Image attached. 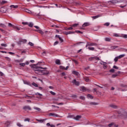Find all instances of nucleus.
I'll list each match as a JSON object with an SVG mask.
<instances>
[{"label":"nucleus","instance_id":"obj_58","mask_svg":"<svg viewBox=\"0 0 127 127\" xmlns=\"http://www.w3.org/2000/svg\"><path fill=\"white\" fill-rule=\"evenodd\" d=\"M8 53V54H10V55H14V53H12L11 52H9Z\"/></svg>","mask_w":127,"mask_h":127},{"label":"nucleus","instance_id":"obj_48","mask_svg":"<svg viewBox=\"0 0 127 127\" xmlns=\"http://www.w3.org/2000/svg\"><path fill=\"white\" fill-rule=\"evenodd\" d=\"M24 83L26 85H30L29 82H27L26 81H24Z\"/></svg>","mask_w":127,"mask_h":127},{"label":"nucleus","instance_id":"obj_29","mask_svg":"<svg viewBox=\"0 0 127 127\" xmlns=\"http://www.w3.org/2000/svg\"><path fill=\"white\" fill-rule=\"evenodd\" d=\"M0 31L2 33H4V34H5V33H6V31L1 28H0Z\"/></svg>","mask_w":127,"mask_h":127},{"label":"nucleus","instance_id":"obj_34","mask_svg":"<svg viewBox=\"0 0 127 127\" xmlns=\"http://www.w3.org/2000/svg\"><path fill=\"white\" fill-rule=\"evenodd\" d=\"M32 85L34 86V87H38V85H37V84L35 83V82L32 83Z\"/></svg>","mask_w":127,"mask_h":127},{"label":"nucleus","instance_id":"obj_57","mask_svg":"<svg viewBox=\"0 0 127 127\" xmlns=\"http://www.w3.org/2000/svg\"><path fill=\"white\" fill-rule=\"evenodd\" d=\"M60 69H65V67L62 65H60Z\"/></svg>","mask_w":127,"mask_h":127},{"label":"nucleus","instance_id":"obj_12","mask_svg":"<svg viewBox=\"0 0 127 127\" xmlns=\"http://www.w3.org/2000/svg\"><path fill=\"white\" fill-rule=\"evenodd\" d=\"M64 34H66V35H68V34H72L73 33H75V32H71V31H68V32H64Z\"/></svg>","mask_w":127,"mask_h":127},{"label":"nucleus","instance_id":"obj_46","mask_svg":"<svg viewBox=\"0 0 127 127\" xmlns=\"http://www.w3.org/2000/svg\"><path fill=\"white\" fill-rule=\"evenodd\" d=\"M92 17L94 19H96V18H98V17H99V15H96V16H92Z\"/></svg>","mask_w":127,"mask_h":127},{"label":"nucleus","instance_id":"obj_7","mask_svg":"<svg viewBox=\"0 0 127 127\" xmlns=\"http://www.w3.org/2000/svg\"><path fill=\"white\" fill-rule=\"evenodd\" d=\"M49 116H52V117H55L56 118H59V115L56 113H50L49 114Z\"/></svg>","mask_w":127,"mask_h":127},{"label":"nucleus","instance_id":"obj_61","mask_svg":"<svg viewBox=\"0 0 127 127\" xmlns=\"http://www.w3.org/2000/svg\"><path fill=\"white\" fill-rule=\"evenodd\" d=\"M5 59H6L7 60H8V61H10V58L7 57H5Z\"/></svg>","mask_w":127,"mask_h":127},{"label":"nucleus","instance_id":"obj_27","mask_svg":"<svg viewBox=\"0 0 127 127\" xmlns=\"http://www.w3.org/2000/svg\"><path fill=\"white\" fill-rule=\"evenodd\" d=\"M88 49H89V50H91V51H94L95 50V48H94V47H88Z\"/></svg>","mask_w":127,"mask_h":127},{"label":"nucleus","instance_id":"obj_6","mask_svg":"<svg viewBox=\"0 0 127 127\" xmlns=\"http://www.w3.org/2000/svg\"><path fill=\"white\" fill-rule=\"evenodd\" d=\"M23 109L25 111H27V110H28L29 111L31 110V108L29 106H25L23 107Z\"/></svg>","mask_w":127,"mask_h":127},{"label":"nucleus","instance_id":"obj_51","mask_svg":"<svg viewBox=\"0 0 127 127\" xmlns=\"http://www.w3.org/2000/svg\"><path fill=\"white\" fill-rule=\"evenodd\" d=\"M104 25H105L106 26H109V25H110V23L109 22L105 23L104 24Z\"/></svg>","mask_w":127,"mask_h":127},{"label":"nucleus","instance_id":"obj_38","mask_svg":"<svg viewBox=\"0 0 127 127\" xmlns=\"http://www.w3.org/2000/svg\"><path fill=\"white\" fill-rule=\"evenodd\" d=\"M1 46L3 47H6V46H7V45H6V44H1Z\"/></svg>","mask_w":127,"mask_h":127},{"label":"nucleus","instance_id":"obj_42","mask_svg":"<svg viewBox=\"0 0 127 127\" xmlns=\"http://www.w3.org/2000/svg\"><path fill=\"white\" fill-rule=\"evenodd\" d=\"M81 43H84V42H78L76 44L74 45V46H76V45H79V44H81Z\"/></svg>","mask_w":127,"mask_h":127},{"label":"nucleus","instance_id":"obj_44","mask_svg":"<svg viewBox=\"0 0 127 127\" xmlns=\"http://www.w3.org/2000/svg\"><path fill=\"white\" fill-rule=\"evenodd\" d=\"M50 93L51 94H52V95H53L54 96H55V95H56V93H55V92H53V91H51L50 92Z\"/></svg>","mask_w":127,"mask_h":127},{"label":"nucleus","instance_id":"obj_31","mask_svg":"<svg viewBox=\"0 0 127 127\" xmlns=\"http://www.w3.org/2000/svg\"><path fill=\"white\" fill-rule=\"evenodd\" d=\"M111 49H116V48H119L118 46H114L111 47Z\"/></svg>","mask_w":127,"mask_h":127},{"label":"nucleus","instance_id":"obj_22","mask_svg":"<svg viewBox=\"0 0 127 127\" xmlns=\"http://www.w3.org/2000/svg\"><path fill=\"white\" fill-rule=\"evenodd\" d=\"M113 3H118L121 2V1L120 0H113Z\"/></svg>","mask_w":127,"mask_h":127},{"label":"nucleus","instance_id":"obj_47","mask_svg":"<svg viewBox=\"0 0 127 127\" xmlns=\"http://www.w3.org/2000/svg\"><path fill=\"white\" fill-rule=\"evenodd\" d=\"M17 127H23L22 125H21V124H20V123H17Z\"/></svg>","mask_w":127,"mask_h":127},{"label":"nucleus","instance_id":"obj_37","mask_svg":"<svg viewBox=\"0 0 127 127\" xmlns=\"http://www.w3.org/2000/svg\"><path fill=\"white\" fill-rule=\"evenodd\" d=\"M87 98H89V99H93V96L90 94H88L87 95Z\"/></svg>","mask_w":127,"mask_h":127},{"label":"nucleus","instance_id":"obj_39","mask_svg":"<svg viewBox=\"0 0 127 127\" xmlns=\"http://www.w3.org/2000/svg\"><path fill=\"white\" fill-rule=\"evenodd\" d=\"M110 73H114L115 72V69L112 68V69H110Z\"/></svg>","mask_w":127,"mask_h":127},{"label":"nucleus","instance_id":"obj_63","mask_svg":"<svg viewBox=\"0 0 127 127\" xmlns=\"http://www.w3.org/2000/svg\"><path fill=\"white\" fill-rule=\"evenodd\" d=\"M80 99H81V100H85V97L83 96H80Z\"/></svg>","mask_w":127,"mask_h":127},{"label":"nucleus","instance_id":"obj_33","mask_svg":"<svg viewBox=\"0 0 127 127\" xmlns=\"http://www.w3.org/2000/svg\"><path fill=\"white\" fill-rule=\"evenodd\" d=\"M105 41H111V39L110 38H105Z\"/></svg>","mask_w":127,"mask_h":127},{"label":"nucleus","instance_id":"obj_52","mask_svg":"<svg viewBox=\"0 0 127 127\" xmlns=\"http://www.w3.org/2000/svg\"><path fill=\"white\" fill-rule=\"evenodd\" d=\"M78 24L75 23V24H74L73 25H72V26H73V27H76V26H78Z\"/></svg>","mask_w":127,"mask_h":127},{"label":"nucleus","instance_id":"obj_40","mask_svg":"<svg viewBox=\"0 0 127 127\" xmlns=\"http://www.w3.org/2000/svg\"><path fill=\"white\" fill-rule=\"evenodd\" d=\"M28 44H29V45H30V46H33L34 45V43H32V42H29L28 43Z\"/></svg>","mask_w":127,"mask_h":127},{"label":"nucleus","instance_id":"obj_50","mask_svg":"<svg viewBox=\"0 0 127 127\" xmlns=\"http://www.w3.org/2000/svg\"><path fill=\"white\" fill-rule=\"evenodd\" d=\"M22 24H23L24 25H28V22H23L22 23Z\"/></svg>","mask_w":127,"mask_h":127},{"label":"nucleus","instance_id":"obj_23","mask_svg":"<svg viewBox=\"0 0 127 127\" xmlns=\"http://www.w3.org/2000/svg\"><path fill=\"white\" fill-rule=\"evenodd\" d=\"M14 29H16V30H19L20 29V28L17 27V26L14 25V27L13 28Z\"/></svg>","mask_w":127,"mask_h":127},{"label":"nucleus","instance_id":"obj_19","mask_svg":"<svg viewBox=\"0 0 127 127\" xmlns=\"http://www.w3.org/2000/svg\"><path fill=\"white\" fill-rule=\"evenodd\" d=\"M10 7H12L13 8H17L18 7V5H11L10 6Z\"/></svg>","mask_w":127,"mask_h":127},{"label":"nucleus","instance_id":"obj_56","mask_svg":"<svg viewBox=\"0 0 127 127\" xmlns=\"http://www.w3.org/2000/svg\"><path fill=\"white\" fill-rule=\"evenodd\" d=\"M59 43V42L58 41H56L55 42V43L54 44V46H55V45H57V44H58Z\"/></svg>","mask_w":127,"mask_h":127},{"label":"nucleus","instance_id":"obj_41","mask_svg":"<svg viewBox=\"0 0 127 127\" xmlns=\"http://www.w3.org/2000/svg\"><path fill=\"white\" fill-rule=\"evenodd\" d=\"M19 65L22 66V67H24V66H25V63H20L19 64Z\"/></svg>","mask_w":127,"mask_h":127},{"label":"nucleus","instance_id":"obj_26","mask_svg":"<svg viewBox=\"0 0 127 127\" xmlns=\"http://www.w3.org/2000/svg\"><path fill=\"white\" fill-rule=\"evenodd\" d=\"M8 26H9V27H12L13 28V27H14V25H13L10 23H8Z\"/></svg>","mask_w":127,"mask_h":127},{"label":"nucleus","instance_id":"obj_17","mask_svg":"<svg viewBox=\"0 0 127 127\" xmlns=\"http://www.w3.org/2000/svg\"><path fill=\"white\" fill-rule=\"evenodd\" d=\"M56 64H57V65H61V63L59 60H57L56 61Z\"/></svg>","mask_w":127,"mask_h":127},{"label":"nucleus","instance_id":"obj_14","mask_svg":"<svg viewBox=\"0 0 127 127\" xmlns=\"http://www.w3.org/2000/svg\"><path fill=\"white\" fill-rule=\"evenodd\" d=\"M81 118H82V117L78 115L74 117V120H75L76 121H79V119H81Z\"/></svg>","mask_w":127,"mask_h":127},{"label":"nucleus","instance_id":"obj_16","mask_svg":"<svg viewBox=\"0 0 127 127\" xmlns=\"http://www.w3.org/2000/svg\"><path fill=\"white\" fill-rule=\"evenodd\" d=\"M126 56V54H123V55H120V56H118V58L119 59H121V58H124Z\"/></svg>","mask_w":127,"mask_h":127},{"label":"nucleus","instance_id":"obj_18","mask_svg":"<svg viewBox=\"0 0 127 127\" xmlns=\"http://www.w3.org/2000/svg\"><path fill=\"white\" fill-rule=\"evenodd\" d=\"M110 107L111 108H113V109H117V108H118V106H117L116 105H115L114 104L110 105Z\"/></svg>","mask_w":127,"mask_h":127},{"label":"nucleus","instance_id":"obj_45","mask_svg":"<svg viewBox=\"0 0 127 127\" xmlns=\"http://www.w3.org/2000/svg\"><path fill=\"white\" fill-rule=\"evenodd\" d=\"M28 25L30 27H32L33 26V23L31 22L28 24Z\"/></svg>","mask_w":127,"mask_h":127},{"label":"nucleus","instance_id":"obj_30","mask_svg":"<svg viewBox=\"0 0 127 127\" xmlns=\"http://www.w3.org/2000/svg\"><path fill=\"white\" fill-rule=\"evenodd\" d=\"M119 59H120L119 58V57L117 56V57H115V58L114 59L115 62H118Z\"/></svg>","mask_w":127,"mask_h":127},{"label":"nucleus","instance_id":"obj_24","mask_svg":"<svg viewBox=\"0 0 127 127\" xmlns=\"http://www.w3.org/2000/svg\"><path fill=\"white\" fill-rule=\"evenodd\" d=\"M72 74H74V75H75L76 76H78V75H79V72L74 70L72 71Z\"/></svg>","mask_w":127,"mask_h":127},{"label":"nucleus","instance_id":"obj_11","mask_svg":"<svg viewBox=\"0 0 127 127\" xmlns=\"http://www.w3.org/2000/svg\"><path fill=\"white\" fill-rule=\"evenodd\" d=\"M23 10H24V11H25L26 12H28V13H32V12H31V10L28 9L26 8H23Z\"/></svg>","mask_w":127,"mask_h":127},{"label":"nucleus","instance_id":"obj_32","mask_svg":"<svg viewBox=\"0 0 127 127\" xmlns=\"http://www.w3.org/2000/svg\"><path fill=\"white\" fill-rule=\"evenodd\" d=\"M36 121L37 122H39V123H43V122H44V120H38V119H37Z\"/></svg>","mask_w":127,"mask_h":127},{"label":"nucleus","instance_id":"obj_3","mask_svg":"<svg viewBox=\"0 0 127 127\" xmlns=\"http://www.w3.org/2000/svg\"><path fill=\"white\" fill-rule=\"evenodd\" d=\"M7 10V8H6V7H1L0 8V11H1V12H6V11Z\"/></svg>","mask_w":127,"mask_h":127},{"label":"nucleus","instance_id":"obj_10","mask_svg":"<svg viewBox=\"0 0 127 127\" xmlns=\"http://www.w3.org/2000/svg\"><path fill=\"white\" fill-rule=\"evenodd\" d=\"M45 69H43L42 70H43V72H41V73H40V75H46V74H48V72H47V71L45 70Z\"/></svg>","mask_w":127,"mask_h":127},{"label":"nucleus","instance_id":"obj_36","mask_svg":"<svg viewBox=\"0 0 127 127\" xmlns=\"http://www.w3.org/2000/svg\"><path fill=\"white\" fill-rule=\"evenodd\" d=\"M118 73H115L114 74L112 75V78H116L117 76H118Z\"/></svg>","mask_w":127,"mask_h":127},{"label":"nucleus","instance_id":"obj_9","mask_svg":"<svg viewBox=\"0 0 127 127\" xmlns=\"http://www.w3.org/2000/svg\"><path fill=\"white\" fill-rule=\"evenodd\" d=\"M26 43L27 42V40L26 39H23L19 41V42L18 43V44H20V43Z\"/></svg>","mask_w":127,"mask_h":127},{"label":"nucleus","instance_id":"obj_43","mask_svg":"<svg viewBox=\"0 0 127 127\" xmlns=\"http://www.w3.org/2000/svg\"><path fill=\"white\" fill-rule=\"evenodd\" d=\"M75 32H76V33H81V34H83V32H81V31H79V30H76Z\"/></svg>","mask_w":127,"mask_h":127},{"label":"nucleus","instance_id":"obj_21","mask_svg":"<svg viewBox=\"0 0 127 127\" xmlns=\"http://www.w3.org/2000/svg\"><path fill=\"white\" fill-rule=\"evenodd\" d=\"M36 31H37V32H39V33H41V34H44V33L41 30H36Z\"/></svg>","mask_w":127,"mask_h":127},{"label":"nucleus","instance_id":"obj_53","mask_svg":"<svg viewBox=\"0 0 127 127\" xmlns=\"http://www.w3.org/2000/svg\"><path fill=\"white\" fill-rule=\"evenodd\" d=\"M30 121V119L27 118L24 120V122H29Z\"/></svg>","mask_w":127,"mask_h":127},{"label":"nucleus","instance_id":"obj_13","mask_svg":"<svg viewBox=\"0 0 127 127\" xmlns=\"http://www.w3.org/2000/svg\"><path fill=\"white\" fill-rule=\"evenodd\" d=\"M90 25V23L85 22L82 25V27H86V26H89Z\"/></svg>","mask_w":127,"mask_h":127},{"label":"nucleus","instance_id":"obj_60","mask_svg":"<svg viewBox=\"0 0 127 127\" xmlns=\"http://www.w3.org/2000/svg\"><path fill=\"white\" fill-rule=\"evenodd\" d=\"M59 39L61 41V42H63V40L62 38L60 37L59 38Z\"/></svg>","mask_w":127,"mask_h":127},{"label":"nucleus","instance_id":"obj_20","mask_svg":"<svg viewBox=\"0 0 127 127\" xmlns=\"http://www.w3.org/2000/svg\"><path fill=\"white\" fill-rule=\"evenodd\" d=\"M0 27H2V28H5L6 27V26L4 25V24L0 23Z\"/></svg>","mask_w":127,"mask_h":127},{"label":"nucleus","instance_id":"obj_62","mask_svg":"<svg viewBox=\"0 0 127 127\" xmlns=\"http://www.w3.org/2000/svg\"><path fill=\"white\" fill-rule=\"evenodd\" d=\"M73 29L72 27H69L67 28V30H72Z\"/></svg>","mask_w":127,"mask_h":127},{"label":"nucleus","instance_id":"obj_64","mask_svg":"<svg viewBox=\"0 0 127 127\" xmlns=\"http://www.w3.org/2000/svg\"><path fill=\"white\" fill-rule=\"evenodd\" d=\"M43 55H46V52H44L42 53Z\"/></svg>","mask_w":127,"mask_h":127},{"label":"nucleus","instance_id":"obj_15","mask_svg":"<svg viewBox=\"0 0 127 127\" xmlns=\"http://www.w3.org/2000/svg\"><path fill=\"white\" fill-rule=\"evenodd\" d=\"M92 59H96V60H100V58L98 57L89 58V60L92 61Z\"/></svg>","mask_w":127,"mask_h":127},{"label":"nucleus","instance_id":"obj_59","mask_svg":"<svg viewBox=\"0 0 127 127\" xmlns=\"http://www.w3.org/2000/svg\"><path fill=\"white\" fill-rule=\"evenodd\" d=\"M113 125H114V123H111L108 125V127H112Z\"/></svg>","mask_w":127,"mask_h":127},{"label":"nucleus","instance_id":"obj_49","mask_svg":"<svg viewBox=\"0 0 127 127\" xmlns=\"http://www.w3.org/2000/svg\"><path fill=\"white\" fill-rule=\"evenodd\" d=\"M35 95L36 96H42V94H40V93H39L38 92L36 93Z\"/></svg>","mask_w":127,"mask_h":127},{"label":"nucleus","instance_id":"obj_5","mask_svg":"<svg viewBox=\"0 0 127 127\" xmlns=\"http://www.w3.org/2000/svg\"><path fill=\"white\" fill-rule=\"evenodd\" d=\"M80 91L82 92H86V91H89V89H87V88L85 87L84 86H81L80 87Z\"/></svg>","mask_w":127,"mask_h":127},{"label":"nucleus","instance_id":"obj_2","mask_svg":"<svg viewBox=\"0 0 127 127\" xmlns=\"http://www.w3.org/2000/svg\"><path fill=\"white\" fill-rule=\"evenodd\" d=\"M118 117L120 118H124V119H127V112L124 110H121L118 111Z\"/></svg>","mask_w":127,"mask_h":127},{"label":"nucleus","instance_id":"obj_55","mask_svg":"<svg viewBox=\"0 0 127 127\" xmlns=\"http://www.w3.org/2000/svg\"><path fill=\"white\" fill-rule=\"evenodd\" d=\"M113 68L114 69H119V67L117 66L116 65H114Z\"/></svg>","mask_w":127,"mask_h":127},{"label":"nucleus","instance_id":"obj_54","mask_svg":"<svg viewBox=\"0 0 127 127\" xmlns=\"http://www.w3.org/2000/svg\"><path fill=\"white\" fill-rule=\"evenodd\" d=\"M10 124H11V122H9V121H7V122H6V125L7 126H9V125Z\"/></svg>","mask_w":127,"mask_h":127},{"label":"nucleus","instance_id":"obj_35","mask_svg":"<svg viewBox=\"0 0 127 127\" xmlns=\"http://www.w3.org/2000/svg\"><path fill=\"white\" fill-rule=\"evenodd\" d=\"M7 3V1L3 0L1 2H0L1 4H4V3Z\"/></svg>","mask_w":127,"mask_h":127},{"label":"nucleus","instance_id":"obj_1","mask_svg":"<svg viewBox=\"0 0 127 127\" xmlns=\"http://www.w3.org/2000/svg\"><path fill=\"white\" fill-rule=\"evenodd\" d=\"M32 68H34V70L35 72V73L36 74H39V75H40V74H41V73H42V72H43V70H42L43 69H47V68L45 67L43 68L42 67H39V66H36V65L34 64L33 65H32Z\"/></svg>","mask_w":127,"mask_h":127},{"label":"nucleus","instance_id":"obj_8","mask_svg":"<svg viewBox=\"0 0 127 127\" xmlns=\"http://www.w3.org/2000/svg\"><path fill=\"white\" fill-rule=\"evenodd\" d=\"M87 45H89V46H97L98 44L96 43H90L88 42Z\"/></svg>","mask_w":127,"mask_h":127},{"label":"nucleus","instance_id":"obj_25","mask_svg":"<svg viewBox=\"0 0 127 127\" xmlns=\"http://www.w3.org/2000/svg\"><path fill=\"white\" fill-rule=\"evenodd\" d=\"M34 109L36 110V111H38V112H40V111H41V109L40 108L36 107H34Z\"/></svg>","mask_w":127,"mask_h":127},{"label":"nucleus","instance_id":"obj_28","mask_svg":"<svg viewBox=\"0 0 127 127\" xmlns=\"http://www.w3.org/2000/svg\"><path fill=\"white\" fill-rule=\"evenodd\" d=\"M90 105H91L92 106H96V105H98V103L95 102H90Z\"/></svg>","mask_w":127,"mask_h":127},{"label":"nucleus","instance_id":"obj_4","mask_svg":"<svg viewBox=\"0 0 127 127\" xmlns=\"http://www.w3.org/2000/svg\"><path fill=\"white\" fill-rule=\"evenodd\" d=\"M72 83L75 85L76 86L80 85V82L79 81H77L76 79H74L73 80H72Z\"/></svg>","mask_w":127,"mask_h":127}]
</instances>
